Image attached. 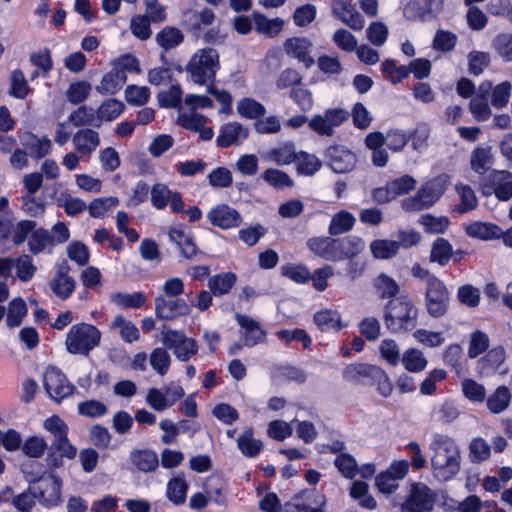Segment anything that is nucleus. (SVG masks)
<instances>
[{"label": "nucleus", "instance_id": "54", "mask_svg": "<svg viewBox=\"0 0 512 512\" xmlns=\"http://www.w3.org/2000/svg\"><path fill=\"white\" fill-rule=\"evenodd\" d=\"M124 110V104L116 99L105 100L97 109V119L112 121L116 119Z\"/></svg>", "mask_w": 512, "mask_h": 512}, {"label": "nucleus", "instance_id": "50", "mask_svg": "<svg viewBox=\"0 0 512 512\" xmlns=\"http://www.w3.org/2000/svg\"><path fill=\"white\" fill-rule=\"evenodd\" d=\"M149 363L156 373L164 376L170 368L171 358L165 348L157 347L150 353Z\"/></svg>", "mask_w": 512, "mask_h": 512}, {"label": "nucleus", "instance_id": "3", "mask_svg": "<svg viewBox=\"0 0 512 512\" xmlns=\"http://www.w3.org/2000/svg\"><path fill=\"white\" fill-rule=\"evenodd\" d=\"M219 69V54L215 49L209 47L198 49L185 67L186 73L193 83L206 86L214 82Z\"/></svg>", "mask_w": 512, "mask_h": 512}, {"label": "nucleus", "instance_id": "37", "mask_svg": "<svg viewBox=\"0 0 512 512\" xmlns=\"http://www.w3.org/2000/svg\"><path fill=\"white\" fill-rule=\"evenodd\" d=\"M169 239L180 248L181 254L185 258L190 259L197 254L198 250L192 237L186 234L182 229H170Z\"/></svg>", "mask_w": 512, "mask_h": 512}, {"label": "nucleus", "instance_id": "2", "mask_svg": "<svg viewBox=\"0 0 512 512\" xmlns=\"http://www.w3.org/2000/svg\"><path fill=\"white\" fill-rule=\"evenodd\" d=\"M418 309L405 297L391 299L385 306L384 323L393 333L413 330L417 326Z\"/></svg>", "mask_w": 512, "mask_h": 512}, {"label": "nucleus", "instance_id": "58", "mask_svg": "<svg viewBox=\"0 0 512 512\" xmlns=\"http://www.w3.org/2000/svg\"><path fill=\"white\" fill-rule=\"evenodd\" d=\"M489 342V337L485 332L475 330L470 336L468 357L474 359L484 353L489 347Z\"/></svg>", "mask_w": 512, "mask_h": 512}, {"label": "nucleus", "instance_id": "8", "mask_svg": "<svg viewBox=\"0 0 512 512\" xmlns=\"http://www.w3.org/2000/svg\"><path fill=\"white\" fill-rule=\"evenodd\" d=\"M161 335L165 348L171 350L181 362L189 361L198 352L195 339L187 337L182 331L166 329L162 330Z\"/></svg>", "mask_w": 512, "mask_h": 512}, {"label": "nucleus", "instance_id": "46", "mask_svg": "<svg viewBox=\"0 0 512 512\" xmlns=\"http://www.w3.org/2000/svg\"><path fill=\"white\" fill-rule=\"evenodd\" d=\"M182 94L183 92L180 85L173 84L169 89L161 91L158 94V103L161 107L177 108L179 110L180 107H184V105H182Z\"/></svg>", "mask_w": 512, "mask_h": 512}, {"label": "nucleus", "instance_id": "64", "mask_svg": "<svg viewBox=\"0 0 512 512\" xmlns=\"http://www.w3.org/2000/svg\"><path fill=\"white\" fill-rule=\"evenodd\" d=\"M14 261V268H16V275L18 279L23 282L31 280L36 272V267L33 264L32 258L27 254H23L14 259Z\"/></svg>", "mask_w": 512, "mask_h": 512}, {"label": "nucleus", "instance_id": "30", "mask_svg": "<svg viewBox=\"0 0 512 512\" xmlns=\"http://www.w3.org/2000/svg\"><path fill=\"white\" fill-rule=\"evenodd\" d=\"M314 323L323 331H339L344 325L341 322V314L337 310L323 309L315 313Z\"/></svg>", "mask_w": 512, "mask_h": 512}, {"label": "nucleus", "instance_id": "7", "mask_svg": "<svg viewBox=\"0 0 512 512\" xmlns=\"http://www.w3.org/2000/svg\"><path fill=\"white\" fill-rule=\"evenodd\" d=\"M438 492L423 482H413L400 506L402 512H431L437 502Z\"/></svg>", "mask_w": 512, "mask_h": 512}, {"label": "nucleus", "instance_id": "41", "mask_svg": "<svg viewBox=\"0 0 512 512\" xmlns=\"http://www.w3.org/2000/svg\"><path fill=\"white\" fill-rule=\"evenodd\" d=\"M400 361L407 371L413 373L423 371L428 364L424 354L416 348L407 349L403 353Z\"/></svg>", "mask_w": 512, "mask_h": 512}, {"label": "nucleus", "instance_id": "15", "mask_svg": "<svg viewBox=\"0 0 512 512\" xmlns=\"http://www.w3.org/2000/svg\"><path fill=\"white\" fill-rule=\"evenodd\" d=\"M235 318L240 327L239 334L241 341L244 342L246 347H253L264 342L266 331L261 328L256 320L240 313H237Z\"/></svg>", "mask_w": 512, "mask_h": 512}, {"label": "nucleus", "instance_id": "23", "mask_svg": "<svg viewBox=\"0 0 512 512\" xmlns=\"http://www.w3.org/2000/svg\"><path fill=\"white\" fill-rule=\"evenodd\" d=\"M68 266L60 268L50 281V289L62 300L71 296L75 289V280L68 274Z\"/></svg>", "mask_w": 512, "mask_h": 512}, {"label": "nucleus", "instance_id": "42", "mask_svg": "<svg viewBox=\"0 0 512 512\" xmlns=\"http://www.w3.org/2000/svg\"><path fill=\"white\" fill-rule=\"evenodd\" d=\"M119 205V199L114 196L96 198L88 205V212L92 218H104Z\"/></svg>", "mask_w": 512, "mask_h": 512}, {"label": "nucleus", "instance_id": "33", "mask_svg": "<svg viewBox=\"0 0 512 512\" xmlns=\"http://www.w3.org/2000/svg\"><path fill=\"white\" fill-rule=\"evenodd\" d=\"M110 327L119 331V336L125 343L131 344L140 338L138 327L122 315L115 316Z\"/></svg>", "mask_w": 512, "mask_h": 512}, {"label": "nucleus", "instance_id": "51", "mask_svg": "<svg viewBox=\"0 0 512 512\" xmlns=\"http://www.w3.org/2000/svg\"><path fill=\"white\" fill-rule=\"evenodd\" d=\"M184 37L181 31L174 27H167L156 35V41L164 50L175 48L182 43Z\"/></svg>", "mask_w": 512, "mask_h": 512}, {"label": "nucleus", "instance_id": "60", "mask_svg": "<svg viewBox=\"0 0 512 512\" xmlns=\"http://www.w3.org/2000/svg\"><path fill=\"white\" fill-rule=\"evenodd\" d=\"M334 44L342 51L354 52L358 46L357 38L344 28L337 29L332 37Z\"/></svg>", "mask_w": 512, "mask_h": 512}, {"label": "nucleus", "instance_id": "55", "mask_svg": "<svg viewBox=\"0 0 512 512\" xmlns=\"http://www.w3.org/2000/svg\"><path fill=\"white\" fill-rule=\"evenodd\" d=\"M237 112L247 119H256L266 112L265 107L252 98H243L237 104Z\"/></svg>", "mask_w": 512, "mask_h": 512}, {"label": "nucleus", "instance_id": "61", "mask_svg": "<svg viewBox=\"0 0 512 512\" xmlns=\"http://www.w3.org/2000/svg\"><path fill=\"white\" fill-rule=\"evenodd\" d=\"M490 451V445L485 439L481 437L474 438L470 442L469 456L473 463H480L487 460L490 456Z\"/></svg>", "mask_w": 512, "mask_h": 512}, {"label": "nucleus", "instance_id": "39", "mask_svg": "<svg viewBox=\"0 0 512 512\" xmlns=\"http://www.w3.org/2000/svg\"><path fill=\"white\" fill-rule=\"evenodd\" d=\"M53 246L54 245L51 234L46 229H34V231L28 237L29 251L34 255L45 252L47 249H51Z\"/></svg>", "mask_w": 512, "mask_h": 512}, {"label": "nucleus", "instance_id": "9", "mask_svg": "<svg viewBox=\"0 0 512 512\" xmlns=\"http://www.w3.org/2000/svg\"><path fill=\"white\" fill-rule=\"evenodd\" d=\"M350 117L349 111L343 108H330L323 113L315 114L309 121V128L320 136H332Z\"/></svg>", "mask_w": 512, "mask_h": 512}, {"label": "nucleus", "instance_id": "47", "mask_svg": "<svg viewBox=\"0 0 512 512\" xmlns=\"http://www.w3.org/2000/svg\"><path fill=\"white\" fill-rule=\"evenodd\" d=\"M372 255L377 259H390L398 252V244L395 240L376 239L370 244Z\"/></svg>", "mask_w": 512, "mask_h": 512}, {"label": "nucleus", "instance_id": "10", "mask_svg": "<svg viewBox=\"0 0 512 512\" xmlns=\"http://www.w3.org/2000/svg\"><path fill=\"white\" fill-rule=\"evenodd\" d=\"M425 300L427 311L432 317L438 318L446 313L449 306V292L437 277H429L425 289Z\"/></svg>", "mask_w": 512, "mask_h": 512}, {"label": "nucleus", "instance_id": "16", "mask_svg": "<svg viewBox=\"0 0 512 512\" xmlns=\"http://www.w3.org/2000/svg\"><path fill=\"white\" fill-rule=\"evenodd\" d=\"M207 219L213 226L223 230L238 227L242 223L240 213L227 204H220L213 207L207 213Z\"/></svg>", "mask_w": 512, "mask_h": 512}, {"label": "nucleus", "instance_id": "62", "mask_svg": "<svg viewBox=\"0 0 512 512\" xmlns=\"http://www.w3.org/2000/svg\"><path fill=\"white\" fill-rule=\"evenodd\" d=\"M270 186L276 189L284 187H291L293 185L292 179L289 175L281 170L269 168L261 176Z\"/></svg>", "mask_w": 512, "mask_h": 512}, {"label": "nucleus", "instance_id": "6", "mask_svg": "<svg viewBox=\"0 0 512 512\" xmlns=\"http://www.w3.org/2000/svg\"><path fill=\"white\" fill-rule=\"evenodd\" d=\"M447 182L442 176L433 178L421 186L413 197L402 201V208L407 212L430 208L444 194Z\"/></svg>", "mask_w": 512, "mask_h": 512}, {"label": "nucleus", "instance_id": "18", "mask_svg": "<svg viewBox=\"0 0 512 512\" xmlns=\"http://www.w3.org/2000/svg\"><path fill=\"white\" fill-rule=\"evenodd\" d=\"M313 43L306 37L289 38L284 43V50L289 57L297 59L305 68H310L315 63L310 55Z\"/></svg>", "mask_w": 512, "mask_h": 512}, {"label": "nucleus", "instance_id": "29", "mask_svg": "<svg viewBox=\"0 0 512 512\" xmlns=\"http://www.w3.org/2000/svg\"><path fill=\"white\" fill-rule=\"evenodd\" d=\"M187 491L188 483L183 473L171 478L166 485V496L175 505H181L185 502Z\"/></svg>", "mask_w": 512, "mask_h": 512}, {"label": "nucleus", "instance_id": "59", "mask_svg": "<svg viewBox=\"0 0 512 512\" xmlns=\"http://www.w3.org/2000/svg\"><path fill=\"white\" fill-rule=\"evenodd\" d=\"M451 254V244L444 238H438L432 246L430 260L445 265L451 258Z\"/></svg>", "mask_w": 512, "mask_h": 512}, {"label": "nucleus", "instance_id": "31", "mask_svg": "<svg viewBox=\"0 0 512 512\" xmlns=\"http://www.w3.org/2000/svg\"><path fill=\"white\" fill-rule=\"evenodd\" d=\"M356 223L355 216L346 211L340 210L335 213L328 226V233L331 236H338L351 231Z\"/></svg>", "mask_w": 512, "mask_h": 512}, {"label": "nucleus", "instance_id": "57", "mask_svg": "<svg viewBox=\"0 0 512 512\" xmlns=\"http://www.w3.org/2000/svg\"><path fill=\"white\" fill-rule=\"evenodd\" d=\"M492 48L504 61H512V33H500L495 36Z\"/></svg>", "mask_w": 512, "mask_h": 512}, {"label": "nucleus", "instance_id": "14", "mask_svg": "<svg viewBox=\"0 0 512 512\" xmlns=\"http://www.w3.org/2000/svg\"><path fill=\"white\" fill-rule=\"evenodd\" d=\"M327 165L335 173H349L357 163V157L354 152L344 145H332L325 151Z\"/></svg>", "mask_w": 512, "mask_h": 512}, {"label": "nucleus", "instance_id": "21", "mask_svg": "<svg viewBox=\"0 0 512 512\" xmlns=\"http://www.w3.org/2000/svg\"><path fill=\"white\" fill-rule=\"evenodd\" d=\"M333 14L354 31L363 29L365 20L357 9L348 2H341L333 7Z\"/></svg>", "mask_w": 512, "mask_h": 512}, {"label": "nucleus", "instance_id": "27", "mask_svg": "<svg viewBox=\"0 0 512 512\" xmlns=\"http://www.w3.org/2000/svg\"><path fill=\"white\" fill-rule=\"evenodd\" d=\"M127 81V75L118 72L114 67L111 71L103 75L100 83L96 86V91L102 95L116 94Z\"/></svg>", "mask_w": 512, "mask_h": 512}, {"label": "nucleus", "instance_id": "40", "mask_svg": "<svg viewBox=\"0 0 512 512\" xmlns=\"http://www.w3.org/2000/svg\"><path fill=\"white\" fill-rule=\"evenodd\" d=\"M236 280L232 272L220 273L209 278L208 287L214 296H222L231 290Z\"/></svg>", "mask_w": 512, "mask_h": 512}, {"label": "nucleus", "instance_id": "28", "mask_svg": "<svg viewBox=\"0 0 512 512\" xmlns=\"http://www.w3.org/2000/svg\"><path fill=\"white\" fill-rule=\"evenodd\" d=\"M465 232L471 238L493 240L500 238L501 228L493 223L475 221L465 227Z\"/></svg>", "mask_w": 512, "mask_h": 512}, {"label": "nucleus", "instance_id": "44", "mask_svg": "<svg viewBox=\"0 0 512 512\" xmlns=\"http://www.w3.org/2000/svg\"><path fill=\"white\" fill-rule=\"evenodd\" d=\"M377 369L378 367L374 365L363 363L350 364L345 367L343 376L348 381H361L364 378L372 379Z\"/></svg>", "mask_w": 512, "mask_h": 512}, {"label": "nucleus", "instance_id": "19", "mask_svg": "<svg viewBox=\"0 0 512 512\" xmlns=\"http://www.w3.org/2000/svg\"><path fill=\"white\" fill-rule=\"evenodd\" d=\"M71 139L75 151L82 158H89L100 145L99 133L91 128L78 130Z\"/></svg>", "mask_w": 512, "mask_h": 512}, {"label": "nucleus", "instance_id": "45", "mask_svg": "<svg viewBox=\"0 0 512 512\" xmlns=\"http://www.w3.org/2000/svg\"><path fill=\"white\" fill-rule=\"evenodd\" d=\"M281 274L297 284H305L311 279L310 270L303 264H285L281 266Z\"/></svg>", "mask_w": 512, "mask_h": 512}, {"label": "nucleus", "instance_id": "36", "mask_svg": "<svg viewBox=\"0 0 512 512\" xmlns=\"http://www.w3.org/2000/svg\"><path fill=\"white\" fill-rule=\"evenodd\" d=\"M28 313L26 302L21 297L13 298L7 307L6 325L9 328L19 327Z\"/></svg>", "mask_w": 512, "mask_h": 512}, {"label": "nucleus", "instance_id": "13", "mask_svg": "<svg viewBox=\"0 0 512 512\" xmlns=\"http://www.w3.org/2000/svg\"><path fill=\"white\" fill-rule=\"evenodd\" d=\"M483 184L485 195L494 194L499 201H509L512 198V173L506 170H493Z\"/></svg>", "mask_w": 512, "mask_h": 512}, {"label": "nucleus", "instance_id": "5", "mask_svg": "<svg viewBox=\"0 0 512 512\" xmlns=\"http://www.w3.org/2000/svg\"><path fill=\"white\" fill-rule=\"evenodd\" d=\"M101 340V332L97 327L87 323L73 325L65 339L66 350L70 354L88 355Z\"/></svg>", "mask_w": 512, "mask_h": 512}, {"label": "nucleus", "instance_id": "1", "mask_svg": "<svg viewBox=\"0 0 512 512\" xmlns=\"http://www.w3.org/2000/svg\"><path fill=\"white\" fill-rule=\"evenodd\" d=\"M430 450L433 452V476L441 482L453 479L459 473L461 465L460 449L455 440L447 435L435 434Z\"/></svg>", "mask_w": 512, "mask_h": 512}, {"label": "nucleus", "instance_id": "12", "mask_svg": "<svg viewBox=\"0 0 512 512\" xmlns=\"http://www.w3.org/2000/svg\"><path fill=\"white\" fill-rule=\"evenodd\" d=\"M43 382L46 392L56 402L68 397L74 390V386L68 381L65 374L54 366L47 367Z\"/></svg>", "mask_w": 512, "mask_h": 512}, {"label": "nucleus", "instance_id": "32", "mask_svg": "<svg viewBox=\"0 0 512 512\" xmlns=\"http://www.w3.org/2000/svg\"><path fill=\"white\" fill-rule=\"evenodd\" d=\"M21 143L29 151L30 156L35 159L43 158L52 148L50 139L47 137L39 138L33 134L25 135Z\"/></svg>", "mask_w": 512, "mask_h": 512}, {"label": "nucleus", "instance_id": "20", "mask_svg": "<svg viewBox=\"0 0 512 512\" xmlns=\"http://www.w3.org/2000/svg\"><path fill=\"white\" fill-rule=\"evenodd\" d=\"M248 129L238 122H229L221 126L216 143L221 148L239 145L247 139Z\"/></svg>", "mask_w": 512, "mask_h": 512}, {"label": "nucleus", "instance_id": "35", "mask_svg": "<svg viewBox=\"0 0 512 512\" xmlns=\"http://www.w3.org/2000/svg\"><path fill=\"white\" fill-rule=\"evenodd\" d=\"M237 447L240 452L249 458L256 457L263 449V443L254 438L252 428H247L237 439Z\"/></svg>", "mask_w": 512, "mask_h": 512}, {"label": "nucleus", "instance_id": "22", "mask_svg": "<svg viewBox=\"0 0 512 512\" xmlns=\"http://www.w3.org/2000/svg\"><path fill=\"white\" fill-rule=\"evenodd\" d=\"M335 247L336 261H341L359 255L365 248V242L359 236H348L335 239Z\"/></svg>", "mask_w": 512, "mask_h": 512}, {"label": "nucleus", "instance_id": "49", "mask_svg": "<svg viewBox=\"0 0 512 512\" xmlns=\"http://www.w3.org/2000/svg\"><path fill=\"white\" fill-rule=\"evenodd\" d=\"M381 71L392 84H398L409 76L408 67L406 65L397 66L392 59L382 62Z\"/></svg>", "mask_w": 512, "mask_h": 512}, {"label": "nucleus", "instance_id": "38", "mask_svg": "<svg viewBox=\"0 0 512 512\" xmlns=\"http://www.w3.org/2000/svg\"><path fill=\"white\" fill-rule=\"evenodd\" d=\"M146 300L147 297L143 292L132 294L116 292L110 295V301L114 305L126 309H139L145 304Z\"/></svg>", "mask_w": 512, "mask_h": 512}, {"label": "nucleus", "instance_id": "63", "mask_svg": "<svg viewBox=\"0 0 512 512\" xmlns=\"http://www.w3.org/2000/svg\"><path fill=\"white\" fill-rule=\"evenodd\" d=\"M149 98L150 89L146 86L129 85L125 89V99L131 105H145Z\"/></svg>", "mask_w": 512, "mask_h": 512}, {"label": "nucleus", "instance_id": "34", "mask_svg": "<svg viewBox=\"0 0 512 512\" xmlns=\"http://www.w3.org/2000/svg\"><path fill=\"white\" fill-rule=\"evenodd\" d=\"M130 460L133 465L142 472H151L159 465L157 454L148 449L135 450L130 454Z\"/></svg>", "mask_w": 512, "mask_h": 512}, {"label": "nucleus", "instance_id": "52", "mask_svg": "<svg viewBox=\"0 0 512 512\" xmlns=\"http://www.w3.org/2000/svg\"><path fill=\"white\" fill-rule=\"evenodd\" d=\"M68 120L75 127H83V126H98L96 124L97 112L87 106H80L78 109L74 110L68 117Z\"/></svg>", "mask_w": 512, "mask_h": 512}, {"label": "nucleus", "instance_id": "43", "mask_svg": "<svg viewBox=\"0 0 512 512\" xmlns=\"http://www.w3.org/2000/svg\"><path fill=\"white\" fill-rule=\"evenodd\" d=\"M294 163L300 174L306 176L314 175L321 168V161L312 154L300 151L297 152Z\"/></svg>", "mask_w": 512, "mask_h": 512}, {"label": "nucleus", "instance_id": "56", "mask_svg": "<svg viewBox=\"0 0 512 512\" xmlns=\"http://www.w3.org/2000/svg\"><path fill=\"white\" fill-rule=\"evenodd\" d=\"M463 395L472 402L482 403L486 399L485 387L477 381L466 378L461 384Z\"/></svg>", "mask_w": 512, "mask_h": 512}, {"label": "nucleus", "instance_id": "25", "mask_svg": "<svg viewBox=\"0 0 512 512\" xmlns=\"http://www.w3.org/2000/svg\"><path fill=\"white\" fill-rule=\"evenodd\" d=\"M485 400L487 409L492 414H501L509 408L512 393L508 387L500 385Z\"/></svg>", "mask_w": 512, "mask_h": 512}, {"label": "nucleus", "instance_id": "11", "mask_svg": "<svg viewBox=\"0 0 512 512\" xmlns=\"http://www.w3.org/2000/svg\"><path fill=\"white\" fill-rule=\"evenodd\" d=\"M176 122L182 128L198 133L202 141H209L214 136L213 129L206 125L208 118L195 111L194 107H180Z\"/></svg>", "mask_w": 512, "mask_h": 512}, {"label": "nucleus", "instance_id": "17", "mask_svg": "<svg viewBox=\"0 0 512 512\" xmlns=\"http://www.w3.org/2000/svg\"><path fill=\"white\" fill-rule=\"evenodd\" d=\"M189 306L182 298H169L159 295L155 298V314L163 320H171L180 315L187 314Z\"/></svg>", "mask_w": 512, "mask_h": 512}, {"label": "nucleus", "instance_id": "24", "mask_svg": "<svg viewBox=\"0 0 512 512\" xmlns=\"http://www.w3.org/2000/svg\"><path fill=\"white\" fill-rule=\"evenodd\" d=\"M296 154L295 145L292 142H285L269 149L265 154V159L278 166H285L294 163Z\"/></svg>", "mask_w": 512, "mask_h": 512}, {"label": "nucleus", "instance_id": "53", "mask_svg": "<svg viewBox=\"0 0 512 512\" xmlns=\"http://www.w3.org/2000/svg\"><path fill=\"white\" fill-rule=\"evenodd\" d=\"M456 191L460 196V204L457 207V210L460 213H466L477 207L478 199L474 190L470 186L466 184H457Z\"/></svg>", "mask_w": 512, "mask_h": 512}, {"label": "nucleus", "instance_id": "4", "mask_svg": "<svg viewBox=\"0 0 512 512\" xmlns=\"http://www.w3.org/2000/svg\"><path fill=\"white\" fill-rule=\"evenodd\" d=\"M27 480L31 486L37 501L45 508L57 507L62 503V480L53 471L39 476V473H31L26 470Z\"/></svg>", "mask_w": 512, "mask_h": 512}, {"label": "nucleus", "instance_id": "48", "mask_svg": "<svg viewBox=\"0 0 512 512\" xmlns=\"http://www.w3.org/2000/svg\"><path fill=\"white\" fill-rule=\"evenodd\" d=\"M334 465L339 473L346 479H354L358 475V464L354 456L341 453L336 456Z\"/></svg>", "mask_w": 512, "mask_h": 512}, {"label": "nucleus", "instance_id": "26", "mask_svg": "<svg viewBox=\"0 0 512 512\" xmlns=\"http://www.w3.org/2000/svg\"><path fill=\"white\" fill-rule=\"evenodd\" d=\"M309 250L327 261H336L335 239L328 236L312 237L307 241Z\"/></svg>", "mask_w": 512, "mask_h": 512}]
</instances>
